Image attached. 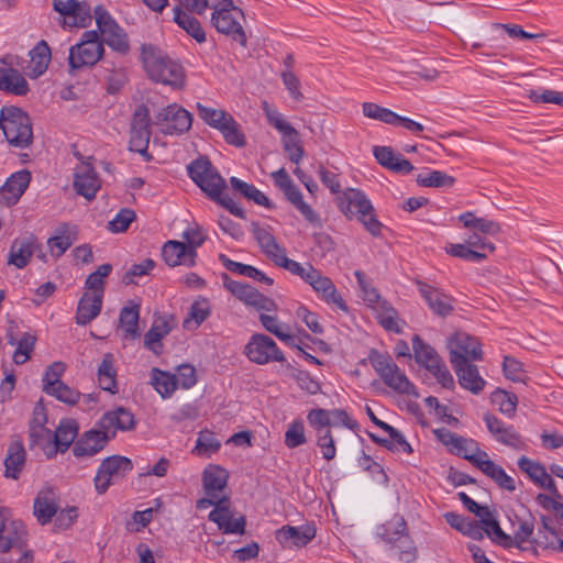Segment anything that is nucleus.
<instances>
[{"instance_id": "nucleus-59", "label": "nucleus", "mask_w": 563, "mask_h": 563, "mask_svg": "<svg viewBox=\"0 0 563 563\" xmlns=\"http://www.w3.org/2000/svg\"><path fill=\"white\" fill-rule=\"evenodd\" d=\"M36 336L30 332H24L19 339L16 349L13 353V362L16 365H22L31 358V354L36 343Z\"/></svg>"}, {"instance_id": "nucleus-56", "label": "nucleus", "mask_w": 563, "mask_h": 563, "mask_svg": "<svg viewBox=\"0 0 563 563\" xmlns=\"http://www.w3.org/2000/svg\"><path fill=\"white\" fill-rule=\"evenodd\" d=\"M230 184L232 188L241 194L244 198L254 201L258 206L267 208L271 207L269 199L254 185L247 184L238 177H231Z\"/></svg>"}, {"instance_id": "nucleus-22", "label": "nucleus", "mask_w": 563, "mask_h": 563, "mask_svg": "<svg viewBox=\"0 0 563 563\" xmlns=\"http://www.w3.org/2000/svg\"><path fill=\"white\" fill-rule=\"evenodd\" d=\"M101 187V180L89 162H81L74 172V189L79 196L92 200Z\"/></svg>"}, {"instance_id": "nucleus-9", "label": "nucleus", "mask_w": 563, "mask_h": 563, "mask_svg": "<svg viewBox=\"0 0 563 563\" xmlns=\"http://www.w3.org/2000/svg\"><path fill=\"white\" fill-rule=\"evenodd\" d=\"M95 20L106 43L112 51L125 55L130 51V42L126 32L117 23L111 14L102 5L95 8Z\"/></svg>"}, {"instance_id": "nucleus-7", "label": "nucleus", "mask_w": 563, "mask_h": 563, "mask_svg": "<svg viewBox=\"0 0 563 563\" xmlns=\"http://www.w3.org/2000/svg\"><path fill=\"white\" fill-rule=\"evenodd\" d=\"M369 361L373 368L389 388L399 394H415V386L389 355L373 352L369 355Z\"/></svg>"}, {"instance_id": "nucleus-58", "label": "nucleus", "mask_w": 563, "mask_h": 563, "mask_svg": "<svg viewBox=\"0 0 563 563\" xmlns=\"http://www.w3.org/2000/svg\"><path fill=\"white\" fill-rule=\"evenodd\" d=\"M417 183L423 187L450 188L454 185L455 179L441 170H430L424 174H419L417 176Z\"/></svg>"}, {"instance_id": "nucleus-17", "label": "nucleus", "mask_w": 563, "mask_h": 563, "mask_svg": "<svg viewBox=\"0 0 563 563\" xmlns=\"http://www.w3.org/2000/svg\"><path fill=\"white\" fill-rule=\"evenodd\" d=\"M434 433L444 445L450 448L452 453L462 456L473 465L482 457V453H485L474 440L457 435L445 428L437 429Z\"/></svg>"}, {"instance_id": "nucleus-55", "label": "nucleus", "mask_w": 563, "mask_h": 563, "mask_svg": "<svg viewBox=\"0 0 563 563\" xmlns=\"http://www.w3.org/2000/svg\"><path fill=\"white\" fill-rule=\"evenodd\" d=\"M140 319V306L133 305L124 307L120 312V327L125 332L126 338L135 339L140 335L137 323Z\"/></svg>"}, {"instance_id": "nucleus-51", "label": "nucleus", "mask_w": 563, "mask_h": 563, "mask_svg": "<svg viewBox=\"0 0 563 563\" xmlns=\"http://www.w3.org/2000/svg\"><path fill=\"white\" fill-rule=\"evenodd\" d=\"M407 533V523L400 516H394L390 520L377 528V536L390 545L397 541L398 536Z\"/></svg>"}, {"instance_id": "nucleus-36", "label": "nucleus", "mask_w": 563, "mask_h": 563, "mask_svg": "<svg viewBox=\"0 0 563 563\" xmlns=\"http://www.w3.org/2000/svg\"><path fill=\"white\" fill-rule=\"evenodd\" d=\"M76 241V228L67 223L60 224L55 234L47 240L51 254L55 257L62 256Z\"/></svg>"}, {"instance_id": "nucleus-34", "label": "nucleus", "mask_w": 563, "mask_h": 563, "mask_svg": "<svg viewBox=\"0 0 563 563\" xmlns=\"http://www.w3.org/2000/svg\"><path fill=\"white\" fill-rule=\"evenodd\" d=\"M476 462L474 466L492 478L500 488L509 492L516 489L515 479L507 475L501 466L493 462L486 452L482 453V457Z\"/></svg>"}, {"instance_id": "nucleus-26", "label": "nucleus", "mask_w": 563, "mask_h": 563, "mask_svg": "<svg viewBox=\"0 0 563 563\" xmlns=\"http://www.w3.org/2000/svg\"><path fill=\"white\" fill-rule=\"evenodd\" d=\"M162 256L167 265H184L191 267L196 264L197 252L192 246L179 241H167L162 250Z\"/></svg>"}, {"instance_id": "nucleus-39", "label": "nucleus", "mask_w": 563, "mask_h": 563, "mask_svg": "<svg viewBox=\"0 0 563 563\" xmlns=\"http://www.w3.org/2000/svg\"><path fill=\"white\" fill-rule=\"evenodd\" d=\"M252 227L253 235L262 252L274 262L285 251V249L277 243L268 227H261L256 223H253Z\"/></svg>"}, {"instance_id": "nucleus-54", "label": "nucleus", "mask_w": 563, "mask_h": 563, "mask_svg": "<svg viewBox=\"0 0 563 563\" xmlns=\"http://www.w3.org/2000/svg\"><path fill=\"white\" fill-rule=\"evenodd\" d=\"M211 313V307L206 298H199L189 308L188 317L184 320L185 329H197Z\"/></svg>"}, {"instance_id": "nucleus-60", "label": "nucleus", "mask_w": 563, "mask_h": 563, "mask_svg": "<svg viewBox=\"0 0 563 563\" xmlns=\"http://www.w3.org/2000/svg\"><path fill=\"white\" fill-rule=\"evenodd\" d=\"M111 272V264H102L87 277L85 286L88 290L92 291L91 295H101L103 298L106 283L104 279L110 275Z\"/></svg>"}, {"instance_id": "nucleus-1", "label": "nucleus", "mask_w": 563, "mask_h": 563, "mask_svg": "<svg viewBox=\"0 0 563 563\" xmlns=\"http://www.w3.org/2000/svg\"><path fill=\"white\" fill-rule=\"evenodd\" d=\"M141 59L144 70L150 79L174 89L185 85L184 67L166 53L152 44L141 46Z\"/></svg>"}, {"instance_id": "nucleus-18", "label": "nucleus", "mask_w": 563, "mask_h": 563, "mask_svg": "<svg viewBox=\"0 0 563 563\" xmlns=\"http://www.w3.org/2000/svg\"><path fill=\"white\" fill-rule=\"evenodd\" d=\"M225 288L244 305L253 307L257 311H274L276 303L273 299L261 294L256 288L249 284L228 279L224 282Z\"/></svg>"}, {"instance_id": "nucleus-13", "label": "nucleus", "mask_w": 563, "mask_h": 563, "mask_svg": "<svg viewBox=\"0 0 563 563\" xmlns=\"http://www.w3.org/2000/svg\"><path fill=\"white\" fill-rule=\"evenodd\" d=\"M452 366L472 363L483 358L482 344L465 332L455 333L448 344Z\"/></svg>"}, {"instance_id": "nucleus-6", "label": "nucleus", "mask_w": 563, "mask_h": 563, "mask_svg": "<svg viewBox=\"0 0 563 563\" xmlns=\"http://www.w3.org/2000/svg\"><path fill=\"white\" fill-rule=\"evenodd\" d=\"M104 54L103 43L97 31H85L80 42L69 48L68 64L71 70L96 65Z\"/></svg>"}, {"instance_id": "nucleus-52", "label": "nucleus", "mask_w": 563, "mask_h": 563, "mask_svg": "<svg viewBox=\"0 0 563 563\" xmlns=\"http://www.w3.org/2000/svg\"><path fill=\"white\" fill-rule=\"evenodd\" d=\"M151 384L163 398L170 397L177 388L176 377L157 367H154L151 371Z\"/></svg>"}, {"instance_id": "nucleus-63", "label": "nucleus", "mask_w": 563, "mask_h": 563, "mask_svg": "<svg viewBox=\"0 0 563 563\" xmlns=\"http://www.w3.org/2000/svg\"><path fill=\"white\" fill-rule=\"evenodd\" d=\"M77 424H58L54 431L56 453L65 452L77 437Z\"/></svg>"}, {"instance_id": "nucleus-23", "label": "nucleus", "mask_w": 563, "mask_h": 563, "mask_svg": "<svg viewBox=\"0 0 563 563\" xmlns=\"http://www.w3.org/2000/svg\"><path fill=\"white\" fill-rule=\"evenodd\" d=\"M417 286L420 295L433 313L446 317L453 311L454 299L451 296L420 280L417 282Z\"/></svg>"}, {"instance_id": "nucleus-53", "label": "nucleus", "mask_w": 563, "mask_h": 563, "mask_svg": "<svg viewBox=\"0 0 563 563\" xmlns=\"http://www.w3.org/2000/svg\"><path fill=\"white\" fill-rule=\"evenodd\" d=\"M390 550L402 563H412L418 558L417 547L408 533L398 536L397 541L390 545Z\"/></svg>"}, {"instance_id": "nucleus-40", "label": "nucleus", "mask_w": 563, "mask_h": 563, "mask_svg": "<svg viewBox=\"0 0 563 563\" xmlns=\"http://www.w3.org/2000/svg\"><path fill=\"white\" fill-rule=\"evenodd\" d=\"M34 516L41 525L48 523L57 514L58 506L51 489L41 490L34 500Z\"/></svg>"}, {"instance_id": "nucleus-29", "label": "nucleus", "mask_w": 563, "mask_h": 563, "mask_svg": "<svg viewBox=\"0 0 563 563\" xmlns=\"http://www.w3.org/2000/svg\"><path fill=\"white\" fill-rule=\"evenodd\" d=\"M109 438L104 431L89 430L75 443L73 452L77 457L93 456L107 444Z\"/></svg>"}, {"instance_id": "nucleus-5", "label": "nucleus", "mask_w": 563, "mask_h": 563, "mask_svg": "<svg viewBox=\"0 0 563 563\" xmlns=\"http://www.w3.org/2000/svg\"><path fill=\"white\" fill-rule=\"evenodd\" d=\"M412 351L416 362L422 366L443 388L454 387V378L445 362L437 351L419 335L412 338Z\"/></svg>"}, {"instance_id": "nucleus-50", "label": "nucleus", "mask_w": 563, "mask_h": 563, "mask_svg": "<svg viewBox=\"0 0 563 563\" xmlns=\"http://www.w3.org/2000/svg\"><path fill=\"white\" fill-rule=\"evenodd\" d=\"M465 228H472L479 234L496 235L500 231L497 222L485 218H476L473 212H464L459 217Z\"/></svg>"}, {"instance_id": "nucleus-2", "label": "nucleus", "mask_w": 563, "mask_h": 563, "mask_svg": "<svg viewBox=\"0 0 563 563\" xmlns=\"http://www.w3.org/2000/svg\"><path fill=\"white\" fill-rule=\"evenodd\" d=\"M0 129L10 145L25 148L33 142L31 119L16 107H3L0 112Z\"/></svg>"}, {"instance_id": "nucleus-41", "label": "nucleus", "mask_w": 563, "mask_h": 563, "mask_svg": "<svg viewBox=\"0 0 563 563\" xmlns=\"http://www.w3.org/2000/svg\"><path fill=\"white\" fill-rule=\"evenodd\" d=\"M53 435L54 431L47 429L45 424H31L30 427L31 446H38L48 459L56 455Z\"/></svg>"}, {"instance_id": "nucleus-32", "label": "nucleus", "mask_w": 563, "mask_h": 563, "mask_svg": "<svg viewBox=\"0 0 563 563\" xmlns=\"http://www.w3.org/2000/svg\"><path fill=\"white\" fill-rule=\"evenodd\" d=\"M373 154L382 166L395 173L409 174L413 170V165L389 146H374Z\"/></svg>"}, {"instance_id": "nucleus-15", "label": "nucleus", "mask_w": 563, "mask_h": 563, "mask_svg": "<svg viewBox=\"0 0 563 563\" xmlns=\"http://www.w3.org/2000/svg\"><path fill=\"white\" fill-rule=\"evenodd\" d=\"M245 355L256 364H267L271 362H284L283 352L278 349L275 341L268 335L256 333L253 334L245 345Z\"/></svg>"}, {"instance_id": "nucleus-46", "label": "nucleus", "mask_w": 563, "mask_h": 563, "mask_svg": "<svg viewBox=\"0 0 563 563\" xmlns=\"http://www.w3.org/2000/svg\"><path fill=\"white\" fill-rule=\"evenodd\" d=\"M174 21L181 27L188 35L195 38L198 43L206 42V32L203 31L200 22L187 12H184L179 5L174 8Z\"/></svg>"}, {"instance_id": "nucleus-44", "label": "nucleus", "mask_w": 563, "mask_h": 563, "mask_svg": "<svg viewBox=\"0 0 563 563\" xmlns=\"http://www.w3.org/2000/svg\"><path fill=\"white\" fill-rule=\"evenodd\" d=\"M35 251V242L33 239L15 240L10 249L8 263L16 268H24Z\"/></svg>"}, {"instance_id": "nucleus-62", "label": "nucleus", "mask_w": 563, "mask_h": 563, "mask_svg": "<svg viewBox=\"0 0 563 563\" xmlns=\"http://www.w3.org/2000/svg\"><path fill=\"white\" fill-rule=\"evenodd\" d=\"M329 424H318L317 428V444L321 449L323 459L331 461L335 457L336 449L334 439L329 430Z\"/></svg>"}, {"instance_id": "nucleus-21", "label": "nucleus", "mask_w": 563, "mask_h": 563, "mask_svg": "<svg viewBox=\"0 0 563 563\" xmlns=\"http://www.w3.org/2000/svg\"><path fill=\"white\" fill-rule=\"evenodd\" d=\"M306 283L319 295V297L329 305H334L338 309L347 312L349 308L342 296L338 291L333 282L319 269L313 268L310 275L306 276Z\"/></svg>"}, {"instance_id": "nucleus-10", "label": "nucleus", "mask_w": 563, "mask_h": 563, "mask_svg": "<svg viewBox=\"0 0 563 563\" xmlns=\"http://www.w3.org/2000/svg\"><path fill=\"white\" fill-rule=\"evenodd\" d=\"M274 184L279 188L287 200L301 213V216L312 225L321 227L320 216L302 199V194L295 185L285 168H279L271 174Z\"/></svg>"}, {"instance_id": "nucleus-48", "label": "nucleus", "mask_w": 563, "mask_h": 563, "mask_svg": "<svg viewBox=\"0 0 563 563\" xmlns=\"http://www.w3.org/2000/svg\"><path fill=\"white\" fill-rule=\"evenodd\" d=\"M98 382L99 386L110 393L117 391V372L114 368V357L111 353H106L103 355L102 362L98 367Z\"/></svg>"}, {"instance_id": "nucleus-28", "label": "nucleus", "mask_w": 563, "mask_h": 563, "mask_svg": "<svg viewBox=\"0 0 563 563\" xmlns=\"http://www.w3.org/2000/svg\"><path fill=\"white\" fill-rule=\"evenodd\" d=\"M174 318L172 316L158 317L154 320L151 328L144 335V345L155 355H159L163 350L161 341L169 334L173 329Z\"/></svg>"}, {"instance_id": "nucleus-47", "label": "nucleus", "mask_w": 563, "mask_h": 563, "mask_svg": "<svg viewBox=\"0 0 563 563\" xmlns=\"http://www.w3.org/2000/svg\"><path fill=\"white\" fill-rule=\"evenodd\" d=\"M220 260L224 267L232 273L250 277L266 285H273L274 283L273 278L266 276L262 271L254 266L232 261L223 254L220 255Z\"/></svg>"}, {"instance_id": "nucleus-43", "label": "nucleus", "mask_w": 563, "mask_h": 563, "mask_svg": "<svg viewBox=\"0 0 563 563\" xmlns=\"http://www.w3.org/2000/svg\"><path fill=\"white\" fill-rule=\"evenodd\" d=\"M490 434L499 443L516 450L526 448V443L520 433L514 428V424H487Z\"/></svg>"}, {"instance_id": "nucleus-30", "label": "nucleus", "mask_w": 563, "mask_h": 563, "mask_svg": "<svg viewBox=\"0 0 563 563\" xmlns=\"http://www.w3.org/2000/svg\"><path fill=\"white\" fill-rule=\"evenodd\" d=\"M228 472L219 466L210 464L202 473V485L207 496L222 498L223 490L228 484Z\"/></svg>"}, {"instance_id": "nucleus-12", "label": "nucleus", "mask_w": 563, "mask_h": 563, "mask_svg": "<svg viewBox=\"0 0 563 563\" xmlns=\"http://www.w3.org/2000/svg\"><path fill=\"white\" fill-rule=\"evenodd\" d=\"M154 124L165 135H181L190 130L192 115L181 106L170 103L157 112Z\"/></svg>"}, {"instance_id": "nucleus-24", "label": "nucleus", "mask_w": 563, "mask_h": 563, "mask_svg": "<svg viewBox=\"0 0 563 563\" xmlns=\"http://www.w3.org/2000/svg\"><path fill=\"white\" fill-rule=\"evenodd\" d=\"M30 181L31 173L29 170L21 169L13 173L0 188V203L8 207L15 205L27 189Z\"/></svg>"}, {"instance_id": "nucleus-64", "label": "nucleus", "mask_w": 563, "mask_h": 563, "mask_svg": "<svg viewBox=\"0 0 563 563\" xmlns=\"http://www.w3.org/2000/svg\"><path fill=\"white\" fill-rule=\"evenodd\" d=\"M218 131L221 132L228 144L236 147H243L245 145V136L241 130L240 124L234 120L233 117L229 118L227 123H224Z\"/></svg>"}, {"instance_id": "nucleus-35", "label": "nucleus", "mask_w": 563, "mask_h": 563, "mask_svg": "<svg viewBox=\"0 0 563 563\" xmlns=\"http://www.w3.org/2000/svg\"><path fill=\"white\" fill-rule=\"evenodd\" d=\"M462 388L478 395L486 386V380L479 375L478 368L472 363L459 364L453 366Z\"/></svg>"}, {"instance_id": "nucleus-42", "label": "nucleus", "mask_w": 563, "mask_h": 563, "mask_svg": "<svg viewBox=\"0 0 563 563\" xmlns=\"http://www.w3.org/2000/svg\"><path fill=\"white\" fill-rule=\"evenodd\" d=\"M0 90L24 96L29 92L26 79L14 68H0Z\"/></svg>"}, {"instance_id": "nucleus-3", "label": "nucleus", "mask_w": 563, "mask_h": 563, "mask_svg": "<svg viewBox=\"0 0 563 563\" xmlns=\"http://www.w3.org/2000/svg\"><path fill=\"white\" fill-rule=\"evenodd\" d=\"M244 20L243 10L236 7L232 0H222L211 14V24L214 29L242 47L247 45V36L242 25Z\"/></svg>"}, {"instance_id": "nucleus-11", "label": "nucleus", "mask_w": 563, "mask_h": 563, "mask_svg": "<svg viewBox=\"0 0 563 563\" xmlns=\"http://www.w3.org/2000/svg\"><path fill=\"white\" fill-rule=\"evenodd\" d=\"M132 470L133 463L129 457L122 455L106 457L93 478L97 493L104 494L111 485L124 478Z\"/></svg>"}, {"instance_id": "nucleus-61", "label": "nucleus", "mask_w": 563, "mask_h": 563, "mask_svg": "<svg viewBox=\"0 0 563 563\" xmlns=\"http://www.w3.org/2000/svg\"><path fill=\"white\" fill-rule=\"evenodd\" d=\"M199 117L211 128L219 130L232 115L224 110L206 107L197 103Z\"/></svg>"}, {"instance_id": "nucleus-31", "label": "nucleus", "mask_w": 563, "mask_h": 563, "mask_svg": "<svg viewBox=\"0 0 563 563\" xmlns=\"http://www.w3.org/2000/svg\"><path fill=\"white\" fill-rule=\"evenodd\" d=\"M26 461V452L21 440L14 439L8 446L4 459V477L19 479Z\"/></svg>"}, {"instance_id": "nucleus-37", "label": "nucleus", "mask_w": 563, "mask_h": 563, "mask_svg": "<svg viewBox=\"0 0 563 563\" xmlns=\"http://www.w3.org/2000/svg\"><path fill=\"white\" fill-rule=\"evenodd\" d=\"M101 295L86 292L79 300L76 311V323L86 325L97 318L102 307Z\"/></svg>"}, {"instance_id": "nucleus-19", "label": "nucleus", "mask_w": 563, "mask_h": 563, "mask_svg": "<svg viewBox=\"0 0 563 563\" xmlns=\"http://www.w3.org/2000/svg\"><path fill=\"white\" fill-rule=\"evenodd\" d=\"M54 10L63 16V23L69 27H86L92 20L88 3L78 0H54Z\"/></svg>"}, {"instance_id": "nucleus-14", "label": "nucleus", "mask_w": 563, "mask_h": 563, "mask_svg": "<svg viewBox=\"0 0 563 563\" xmlns=\"http://www.w3.org/2000/svg\"><path fill=\"white\" fill-rule=\"evenodd\" d=\"M26 542L25 526L21 520L11 518L10 509L0 506V551L12 548L23 549Z\"/></svg>"}, {"instance_id": "nucleus-27", "label": "nucleus", "mask_w": 563, "mask_h": 563, "mask_svg": "<svg viewBox=\"0 0 563 563\" xmlns=\"http://www.w3.org/2000/svg\"><path fill=\"white\" fill-rule=\"evenodd\" d=\"M518 467L537 485L548 489L554 496L560 497L553 478L542 464L527 456H521L518 460Z\"/></svg>"}, {"instance_id": "nucleus-57", "label": "nucleus", "mask_w": 563, "mask_h": 563, "mask_svg": "<svg viewBox=\"0 0 563 563\" xmlns=\"http://www.w3.org/2000/svg\"><path fill=\"white\" fill-rule=\"evenodd\" d=\"M220 446L221 441L213 432L206 429L199 432L192 453L198 456L209 457L213 453L218 452Z\"/></svg>"}, {"instance_id": "nucleus-49", "label": "nucleus", "mask_w": 563, "mask_h": 563, "mask_svg": "<svg viewBox=\"0 0 563 563\" xmlns=\"http://www.w3.org/2000/svg\"><path fill=\"white\" fill-rule=\"evenodd\" d=\"M533 542L542 549L563 552V539L553 528L548 526L545 518H542V528L538 530Z\"/></svg>"}, {"instance_id": "nucleus-8", "label": "nucleus", "mask_w": 563, "mask_h": 563, "mask_svg": "<svg viewBox=\"0 0 563 563\" xmlns=\"http://www.w3.org/2000/svg\"><path fill=\"white\" fill-rule=\"evenodd\" d=\"M188 175L192 181L211 198H219L227 188L225 180L206 157L191 162L188 166Z\"/></svg>"}, {"instance_id": "nucleus-38", "label": "nucleus", "mask_w": 563, "mask_h": 563, "mask_svg": "<svg viewBox=\"0 0 563 563\" xmlns=\"http://www.w3.org/2000/svg\"><path fill=\"white\" fill-rule=\"evenodd\" d=\"M30 64L27 66V75L31 78H37L43 75L51 62V48L48 44L42 40L29 53Z\"/></svg>"}, {"instance_id": "nucleus-4", "label": "nucleus", "mask_w": 563, "mask_h": 563, "mask_svg": "<svg viewBox=\"0 0 563 563\" xmlns=\"http://www.w3.org/2000/svg\"><path fill=\"white\" fill-rule=\"evenodd\" d=\"M358 287L362 291L363 300L368 307L377 313L378 322L388 331L400 332L401 328L398 322L397 311L383 299L377 289L372 285L371 280L361 271H355Z\"/></svg>"}, {"instance_id": "nucleus-25", "label": "nucleus", "mask_w": 563, "mask_h": 563, "mask_svg": "<svg viewBox=\"0 0 563 563\" xmlns=\"http://www.w3.org/2000/svg\"><path fill=\"white\" fill-rule=\"evenodd\" d=\"M314 537L316 528L312 525L284 526L276 531V539L284 548L306 547Z\"/></svg>"}, {"instance_id": "nucleus-33", "label": "nucleus", "mask_w": 563, "mask_h": 563, "mask_svg": "<svg viewBox=\"0 0 563 563\" xmlns=\"http://www.w3.org/2000/svg\"><path fill=\"white\" fill-rule=\"evenodd\" d=\"M230 504H225L223 508L210 511L208 519L217 523L223 533L243 534L245 532L246 520L244 516L232 519Z\"/></svg>"}, {"instance_id": "nucleus-16", "label": "nucleus", "mask_w": 563, "mask_h": 563, "mask_svg": "<svg viewBox=\"0 0 563 563\" xmlns=\"http://www.w3.org/2000/svg\"><path fill=\"white\" fill-rule=\"evenodd\" d=\"M130 134V150L148 158L147 147L151 137V118L150 111L144 104L139 106L133 113Z\"/></svg>"}, {"instance_id": "nucleus-20", "label": "nucleus", "mask_w": 563, "mask_h": 563, "mask_svg": "<svg viewBox=\"0 0 563 563\" xmlns=\"http://www.w3.org/2000/svg\"><path fill=\"white\" fill-rule=\"evenodd\" d=\"M336 205L340 211L346 217H366L374 207L367 196L360 189L346 188L336 197Z\"/></svg>"}, {"instance_id": "nucleus-45", "label": "nucleus", "mask_w": 563, "mask_h": 563, "mask_svg": "<svg viewBox=\"0 0 563 563\" xmlns=\"http://www.w3.org/2000/svg\"><path fill=\"white\" fill-rule=\"evenodd\" d=\"M377 427H382L383 432L387 435V438H382L375 435L374 433H369L372 439L387 446L391 451H401L406 453H411V445L407 442L405 437L390 424H376Z\"/></svg>"}]
</instances>
